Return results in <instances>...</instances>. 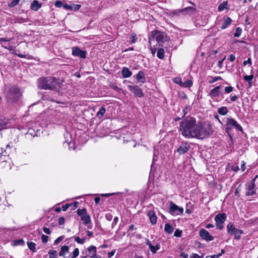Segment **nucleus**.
I'll return each instance as SVG.
<instances>
[{
    "mask_svg": "<svg viewBox=\"0 0 258 258\" xmlns=\"http://www.w3.org/2000/svg\"><path fill=\"white\" fill-rule=\"evenodd\" d=\"M88 250L89 252V255L88 256L92 258H95L96 257V248L95 246L91 245L89 246L88 248Z\"/></svg>",
    "mask_w": 258,
    "mask_h": 258,
    "instance_id": "nucleus-19",
    "label": "nucleus"
},
{
    "mask_svg": "<svg viewBox=\"0 0 258 258\" xmlns=\"http://www.w3.org/2000/svg\"><path fill=\"white\" fill-rule=\"evenodd\" d=\"M228 5L227 2H224L221 3L218 6V11L221 12L225 9H228Z\"/></svg>",
    "mask_w": 258,
    "mask_h": 258,
    "instance_id": "nucleus-25",
    "label": "nucleus"
},
{
    "mask_svg": "<svg viewBox=\"0 0 258 258\" xmlns=\"http://www.w3.org/2000/svg\"><path fill=\"white\" fill-rule=\"evenodd\" d=\"M165 231L168 233H171L173 230V228L168 223L165 225Z\"/></svg>",
    "mask_w": 258,
    "mask_h": 258,
    "instance_id": "nucleus-32",
    "label": "nucleus"
},
{
    "mask_svg": "<svg viewBox=\"0 0 258 258\" xmlns=\"http://www.w3.org/2000/svg\"><path fill=\"white\" fill-rule=\"evenodd\" d=\"M42 6V4L37 0H34L31 4L30 9L34 11H38Z\"/></svg>",
    "mask_w": 258,
    "mask_h": 258,
    "instance_id": "nucleus-17",
    "label": "nucleus"
},
{
    "mask_svg": "<svg viewBox=\"0 0 258 258\" xmlns=\"http://www.w3.org/2000/svg\"><path fill=\"white\" fill-rule=\"evenodd\" d=\"M121 74L124 78H127L130 77L132 75V73L129 70V69L127 68H123L122 69Z\"/></svg>",
    "mask_w": 258,
    "mask_h": 258,
    "instance_id": "nucleus-21",
    "label": "nucleus"
},
{
    "mask_svg": "<svg viewBox=\"0 0 258 258\" xmlns=\"http://www.w3.org/2000/svg\"><path fill=\"white\" fill-rule=\"evenodd\" d=\"M194 7H188L182 9L180 12H185L186 14H191L196 11V5L192 3Z\"/></svg>",
    "mask_w": 258,
    "mask_h": 258,
    "instance_id": "nucleus-18",
    "label": "nucleus"
},
{
    "mask_svg": "<svg viewBox=\"0 0 258 258\" xmlns=\"http://www.w3.org/2000/svg\"><path fill=\"white\" fill-rule=\"evenodd\" d=\"M222 78L220 77H210V80H209V82L210 83H213L216 81L221 80Z\"/></svg>",
    "mask_w": 258,
    "mask_h": 258,
    "instance_id": "nucleus-37",
    "label": "nucleus"
},
{
    "mask_svg": "<svg viewBox=\"0 0 258 258\" xmlns=\"http://www.w3.org/2000/svg\"><path fill=\"white\" fill-rule=\"evenodd\" d=\"M57 252L55 250H50L48 252L49 258H54Z\"/></svg>",
    "mask_w": 258,
    "mask_h": 258,
    "instance_id": "nucleus-41",
    "label": "nucleus"
},
{
    "mask_svg": "<svg viewBox=\"0 0 258 258\" xmlns=\"http://www.w3.org/2000/svg\"><path fill=\"white\" fill-rule=\"evenodd\" d=\"M221 255V253H219V254H214V255H210V256L211 257V258H218Z\"/></svg>",
    "mask_w": 258,
    "mask_h": 258,
    "instance_id": "nucleus-64",
    "label": "nucleus"
},
{
    "mask_svg": "<svg viewBox=\"0 0 258 258\" xmlns=\"http://www.w3.org/2000/svg\"><path fill=\"white\" fill-rule=\"evenodd\" d=\"M128 89L136 96L142 97L144 93L142 89L138 86L128 85Z\"/></svg>",
    "mask_w": 258,
    "mask_h": 258,
    "instance_id": "nucleus-10",
    "label": "nucleus"
},
{
    "mask_svg": "<svg viewBox=\"0 0 258 258\" xmlns=\"http://www.w3.org/2000/svg\"><path fill=\"white\" fill-rule=\"evenodd\" d=\"M169 212L174 216L181 215L183 213V208L179 207L173 203L171 202L169 205Z\"/></svg>",
    "mask_w": 258,
    "mask_h": 258,
    "instance_id": "nucleus-6",
    "label": "nucleus"
},
{
    "mask_svg": "<svg viewBox=\"0 0 258 258\" xmlns=\"http://www.w3.org/2000/svg\"><path fill=\"white\" fill-rule=\"evenodd\" d=\"M14 245H22V244H24V241L23 239H20L14 241Z\"/></svg>",
    "mask_w": 258,
    "mask_h": 258,
    "instance_id": "nucleus-44",
    "label": "nucleus"
},
{
    "mask_svg": "<svg viewBox=\"0 0 258 258\" xmlns=\"http://www.w3.org/2000/svg\"><path fill=\"white\" fill-rule=\"evenodd\" d=\"M79 254V249L78 248H76L74 249L73 255L71 258H76L77 257Z\"/></svg>",
    "mask_w": 258,
    "mask_h": 258,
    "instance_id": "nucleus-42",
    "label": "nucleus"
},
{
    "mask_svg": "<svg viewBox=\"0 0 258 258\" xmlns=\"http://www.w3.org/2000/svg\"><path fill=\"white\" fill-rule=\"evenodd\" d=\"M21 93L18 88L12 87L7 96V98L11 102L17 101L20 97Z\"/></svg>",
    "mask_w": 258,
    "mask_h": 258,
    "instance_id": "nucleus-5",
    "label": "nucleus"
},
{
    "mask_svg": "<svg viewBox=\"0 0 258 258\" xmlns=\"http://www.w3.org/2000/svg\"><path fill=\"white\" fill-rule=\"evenodd\" d=\"M190 258H201V257L198 254L194 253L190 256Z\"/></svg>",
    "mask_w": 258,
    "mask_h": 258,
    "instance_id": "nucleus-63",
    "label": "nucleus"
},
{
    "mask_svg": "<svg viewBox=\"0 0 258 258\" xmlns=\"http://www.w3.org/2000/svg\"><path fill=\"white\" fill-rule=\"evenodd\" d=\"M240 169L241 170L242 172H243L245 169H246V166H245V163L244 161H242L240 163Z\"/></svg>",
    "mask_w": 258,
    "mask_h": 258,
    "instance_id": "nucleus-46",
    "label": "nucleus"
},
{
    "mask_svg": "<svg viewBox=\"0 0 258 258\" xmlns=\"http://www.w3.org/2000/svg\"><path fill=\"white\" fill-rule=\"evenodd\" d=\"M37 83L38 88L41 89L56 90L60 87L58 80L53 77L40 78Z\"/></svg>",
    "mask_w": 258,
    "mask_h": 258,
    "instance_id": "nucleus-2",
    "label": "nucleus"
},
{
    "mask_svg": "<svg viewBox=\"0 0 258 258\" xmlns=\"http://www.w3.org/2000/svg\"><path fill=\"white\" fill-rule=\"evenodd\" d=\"M69 248L68 246L64 245L61 247L60 251L59 253V255L60 256L64 257L65 254L69 252Z\"/></svg>",
    "mask_w": 258,
    "mask_h": 258,
    "instance_id": "nucleus-24",
    "label": "nucleus"
},
{
    "mask_svg": "<svg viewBox=\"0 0 258 258\" xmlns=\"http://www.w3.org/2000/svg\"><path fill=\"white\" fill-rule=\"evenodd\" d=\"M63 238V236H60L59 237H58L57 238H56L55 241H54V243L55 244H58Z\"/></svg>",
    "mask_w": 258,
    "mask_h": 258,
    "instance_id": "nucleus-50",
    "label": "nucleus"
},
{
    "mask_svg": "<svg viewBox=\"0 0 258 258\" xmlns=\"http://www.w3.org/2000/svg\"><path fill=\"white\" fill-rule=\"evenodd\" d=\"M226 217L227 216L225 213L218 214L215 216V220L219 229H222L223 228V226L222 224L226 220Z\"/></svg>",
    "mask_w": 258,
    "mask_h": 258,
    "instance_id": "nucleus-8",
    "label": "nucleus"
},
{
    "mask_svg": "<svg viewBox=\"0 0 258 258\" xmlns=\"http://www.w3.org/2000/svg\"><path fill=\"white\" fill-rule=\"evenodd\" d=\"M54 5L56 7L60 8L61 6L63 7L62 3L60 1H56L55 2Z\"/></svg>",
    "mask_w": 258,
    "mask_h": 258,
    "instance_id": "nucleus-47",
    "label": "nucleus"
},
{
    "mask_svg": "<svg viewBox=\"0 0 258 258\" xmlns=\"http://www.w3.org/2000/svg\"><path fill=\"white\" fill-rule=\"evenodd\" d=\"M75 240L78 243L83 244L85 241V238L81 239V238H80L79 237H76L75 238Z\"/></svg>",
    "mask_w": 258,
    "mask_h": 258,
    "instance_id": "nucleus-43",
    "label": "nucleus"
},
{
    "mask_svg": "<svg viewBox=\"0 0 258 258\" xmlns=\"http://www.w3.org/2000/svg\"><path fill=\"white\" fill-rule=\"evenodd\" d=\"M232 22V20L229 17H226L224 19V22L222 25L221 29H226L229 25H230Z\"/></svg>",
    "mask_w": 258,
    "mask_h": 258,
    "instance_id": "nucleus-23",
    "label": "nucleus"
},
{
    "mask_svg": "<svg viewBox=\"0 0 258 258\" xmlns=\"http://www.w3.org/2000/svg\"><path fill=\"white\" fill-rule=\"evenodd\" d=\"M43 231L46 233V234H50V233H51V231L50 230V229L48 228H47V227H44L43 228Z\"/></svg>",
    "mask_w": 258,
    "mask_h": 258,
    "instance_id": "nucleus-54",
    "label": "nucleus"
},
{
    "mask_svg": "<svg viewBox=\"0 0 258 258\" xmlns=\"http://www.w3.org/2000/svg\"><path fill=\"white\" fill-rule=\"evenodd\" d=\"M192 85V82L190 80H187L183 82L182 87H190Z\"/></svg>",
    "mask_w": 258,
    "mask_h": 258,
    "instance_id": "nucleus-34",
    "label": "nucleus"
},
{
    "mask_svg": "<svg viewBox=\"0 0 258 258\" xmlns=\"http://www.w3.org/2000/svg\"><path fill=\"white\" fill-rule=\"evenodd\" d=\"M232 169L233 171H234L235 172H237L240 169H239L238 166H237V165H233L232 167Z\"/></svg>",
    "mask_w": 258,
    "mask_h": 258,
    "instance_id": "nucleus-56",
    "label": "nucleus"
},
{
    "mask_svg": "<svg viewBox=\"0 0 258 258\" xmlns=\"http://www.w3.org/2000/svg\"><path fill=\"white\" fill-rule=\"evenodd\" d=\"M72 54L74 56L84 58L86 57V53L85 51L80 49L78 47H74L72 48Z\"/></svg>",
    "mask_w": 258,
    "mask_h": 258,
    "instance_id": "nucleus-13",
    "label": "nucleus"
},
{
    "mask_svg": "<svg viewBox=\"0 0 258 258\" xmlns=\"http://www.w3.org/2000/svg\"><path fill=\"white\" fill-rule=\"evenodd\" d=\"M181 234V231L178 230H176L174 233V236L176 237H179Z\"/></svg>",
    "mask_w": 258,
    "mask_h": 258,
    "instance_id": "nucleus-58",
    "label": "nucleus"
},
{
    "mask_svg": "<svg viewBox=\"0 0 258 258\" xmlns=\"http://www.w3.org/2000/svg\"><path fill=\"white\" fill-rule=\"evenodd\" d=\"M227 232L230 235H233L234 238L236 240H239L241 238V235L243 233V230L237 229L235 226L231 223L228 224Z\"/></svg>",
    "mask_w": 258,
    "mask_h": 258,
    "instance_id": "nucleus-4",
    "label": "nucleus"
},
{
    "mask_svg": "<svg viewBox=\"0 0 258 258\" xmlns=\"http://www.w3.org/2000/svg\"><path fill=\"white\" fill-rule=\"evenodd\" d=\"M150 50H151L152 54H153V56H154L155 54V53H156V48L151 47L150 48Z\"/></svg>",
    "mask_w": 258,
    "mask_h": 258,
    "instance_id": "nucleus-60",
    "label": "nucleus"
},
{
    "mask_svg": "<svg viewBox=\"0 0 258 258\" xmlns=\"http://www.w3.org/2000/svg\"><path fill=\"white\" fill-rule=\"evenodd\" d=\"M226 58V56H224V58L221 60H219L218 62V67L220 68H222V63H223V61L224 60V59H225Z\"/></svg>",
    "mask_w": 258,
    "mask_h": 258,
    "instance_id": "nucleus-57",
    "label": "nucleus"
},
{
    "mask_svg": "<svg viewBox=\"0 0 258 258\" xmlns=\"http://www.w3.org/2000/svg\"><path fill=\"white\" fill-rule=\"evenodd\" d=\"M229 59L231 61H233L235 59V56L233 54H231L229 56Z\"/></svg>",
    "mask_w": 258,
    "mask_h": 258,
    "instance_id": "nucleus-61",
    "label": "nucleus"
},
{
    "mask_svg": "<svg viewBox=\"0 0 258 258\" xmlns=\"http://www.w3.org/2000/svg\"><path fill=\"white\" fill-rule=\"evenodd\" d=\"M257 177V175H256L249 183L247 184L246 188L248 191L246 193V196L253 195L255 194L254 190L255 187L254 181Z\"/></svg>",
    "mask_w": 258,
    "mask_h": 258,
    "instance_id": "nucleus-11",
    "label": "nucleus"
},
{
    "mask_svg": "<svg viewBox=\"0 0 258 258\" xmlns=\"http://www.w3.org/2000/svg\"><path fill=\"white\" fill-rule=\"evenodd\" d=\"M181 134L187 138L203 139L212 134L213 131L209 124L197 123L194 118L186 119L180 123L179 128Z\"/></svg>",
    "mask_w": 258,
    "mask_h": 258,
    "instance_id": "nucleus-1",
    "label": "nucleus"
},
{
    "mask_svg": "<svg viewBox=\"0 0 258 258\" xmlns=\"http://www.w3.org/2000/svg\"><path fill=\"white\" fill-rule=\"evenodd\" d=\"M190 148V145L187 143H183L178 148L177 150V152L179 154H183L186 153Z\"/></svg>",
    "mask_w": 258,
    "mask_h": 258,
    "instance_id": "nucleus-15",
    "label": "nucleus"
},
{
    "mask_svg": "<svg viewBox=\"0 0 258 258\" xmlns=\"http://www.w3.org/2000/svg\"><path fill=\"white\" fill-rule=\"evenodd\" d=\"M174 82L179 85L180 86H182V84H183V82L182 81V80L179 77H176L174 79Z\"/></svg>",
    "mask_w": 258,
    "mask_h": 258,
    "instance_id": "nucleus-39",
    "label": "nucleus"
},
{
    "mask_svg": "<svg viewBox=\"0 0 258 258\" xmlns=\"http://www.w3.org/2000/svg\"><path fill=\"white\" fill-rule=\"evenodd\" d=\"M10 127L9 125V121L8 119H0V130L9 128Z\"/></svg>",
    "mask_w": 258,
    "mask_h": 258,
    "instance_id": "nucleus-20",
    "label": "nucleus"
},
{
    "mask_svg": "<svg viewBox=\"0 0 258 258\" xmlns=\"http://www.w3.org/2000/svg\"><path fill=\"white\" fill-rule=\"evenodd\" d=\"M41 240L43 242L46 243L48 241V237L46 235L43 234L41 236Z\"/></svg>",
    "mask_w": 258,
    "mask_h": 258,
    "instance_id": "nucleus-48",
    "label": "nucleus"
},
{
    "mask_svg": "<svg viewBox=\"0 0 258 258\" xmlns=\"http://www.w3.org/2000/svg\"><path fill=\"white\" fill-rule=\"evenodd\" d=\"M70 204H67L64 205H63L61 207V209L63 211H66L67 210V209L69 208V207L70 206Z\"/></svg>",
    "mask_w": 258,
    "mask_h": 258,
    "instance_id": "nucleus-52",
    "label": "nucleus"
},
{
    "mask_svg": "<svg viewBox=\"0 0 258 258\" xmlns=\"http://www.w3.org/2000/svg\"><path fill=\"white\" fill-rule=\"evenodd\" d=\"M164 50L163 48H159L158 50L157 56L160 59H163L164 57Z\"/></svg>",
    "mask_w": 258,
    "mask_h": 258,
    "instance_id": "nucleus-31",
    "label": "nucleus"
},
{
    "mask_svg": "<svg viewBox=\"0 0 258 258\" xmlns=\"http://www.w3.org/2000/svg\"><path fill=\"white\" fill-rule=\"evenodd\" d=\"M81 219L83 221V223L85 225L88 224L91 221V217L90 215L87 214L81 217Z\"/></svg>",
    "mask_w": 258,
    "mask_h": 258,
    "instance_id": "nucleus-26",
    "label": "nucleus"
},
{
    "mask_svg": "<svg viewBox=\"0 0 258 258\" xmlns=\"http://www.w3.org/2000/svg\"><path fill=\"white\" fill-rule=\"evenodd\" d=\"M137 37L136 34L135 33H133L131 34V36L130 38V41L131 43H134L137 41Z\"/></svg>",
    "mask_w": 258,
    "mask_h": 258,
    "instance_id": "nucleus-38",
    "label": "nucleus"
},
{
    "mask_svg": "<svg viewBox=\"0 0 258 258\" xmlns=\"http://www.w3.org/2000/svg\"><path fill=\"white\" fill-rule=\"evenodd\" d=\"M148 244L149 245L151 251L153 253H156V251L159 249V246L158 244H157L156 246H154L152 244L151 242L149 241H148Z\"/></svg>",
    "mask_w": 258,
    "mask_h": 258,
    "instance_id": "nucleus-27",
    "label": "nucleus"
},
{
    "mask_svg": "<svg viewBox=\"0 0 258 258\" xmlns=\"http://www.w3.org/2000/svg\"><path fill=\"white\" fill-rule=\"evenodd\" d=\"M72 6V10L78 11L81 7L80 5L73 4Z\"/></svg>",
    "mask_w": 258,
    "mask_h": 258,
    "instance_id": "nucleus-49",
    "label": "nucleus"
},
{
    "mask_svg": "<svg viewBox=\"0 0 258 258\" xmlns=\"http://www.w3.org/2000/svg\"><path fill=\"white\" fill-rule=\"evenodd\" d=\"M233 90V87L231 86L226 87L225 88V92L226 93H229Z\"/></svg>",
    "mask_w": 258,
    "mask_h": 258,
    "instance_id": "nucleus-45",
    "label": "nucleus"
},
{
    "mask_svg": "<svg viewBox=\"0 0 258 258\" xmlns=\"http://www.w3.org/2000/svg\"><path fill=\"white\" fill-rule=\"evenodd\" d=\"M10 40L6 38H0V44L4 48L12 50L13 49V46L9 42Z\"/></svg>",
    "mask_w": 258,
    "mask_h": 258,
    "instance_id": "nucleus-14",
    "label": "nucleus"
},
{
    "mask_svg": "<svg viewBox=\"0 0 258 258\" xmlns=\"http://www.w3.org/2000/svg\"><path fill=\"white\" fill-rule=\"evenodd\" d=\"M253 78V75H250L249 76H247V75L244 76V79L245 81H246L248 83L249 87L251 86V81H252Z\"/></svg>",
    "mask_w": 258,
    "mask_h": 258,
    "instance_id": "nucleus-30",
    "label": "nucleus"
},
{
    "mask_svg": "<svg viewBox=\"0 0 258 258\" xmlns=\"http://www.w3.org/2000/svg\"><path fill=\"white\" fill-rule=\"evenodd\" d=\"M155 39L160 45L168 40V37L163 32L154 30L152 31L149 36V42L151 43L152 40Z\"/></svg>",
    "mask_w": 258,
    "mask_h": 258,
    "instance_id": "nucleus-3",
    "label": "nucleus"
},
{
    "mask_svg": "<svg viewBox=\"0 0 258 258\" xmlns=\"http://www.w3.org/2000/svg\"><path fill=\"white\" fill-rule=\"evenodd\" d=\"M115 251H116L115 250H113L109 252L108 253V258H111L114 254Z\"/></svg>",
    "mask_w": 258,
    "mask_h": 258,
    "instance_id": "nucleus-55",
    "label": "nucleus"
},
{
    "mask_svg": "<svg viewBox=\"0 0 258 258\" xmlns=\"http://www.w3.org/2000/svg\"><path fill=\"white\" fill-rule=\"evenodd\" d=\"M238 98V96L237 95H233L232 96H231V100L232 101H235L236 99H237Z\"/></svg>",
    "mask_w": 258,
    "mask_h": 258,
    "instance_id": "nucleus-62",
    "label": "nucleus"
},
{
    "mask_svg": "<svg viewBox=\"0 0 258 258\" xmlns=\"http://www.w3.org/2000/svg\"><path fill=\"white\" fill-rule=\"evenodd\" d=\"M221 86H218L210 90L208 93V95L213 99L217 100L220 95L222 94L220 91Z\"/></svg>",
    "mask_w": 258,
    "mask_h": 258,
    "instance_id": "nucleus-9",
    "label": "nucleus"
},
{
    "mask_svg": "<svg viewBox=\"0 0 258 258\" xmlns=\"http://www.w3.org/2000/svg\"><path fill=\"white\" fill-rule=\"evenodd\" d=\"M20 1V0H13L9 4V6L10 7H14L19 3Z\"/></svg>",
    "mask_w": 258,
    "mask_h": 258,
    "instance_id": "nucleus-40",
    "label": "nucleus"
},
{
    "mask_svg": "<svg viewBox=\"0 0 258 258\" xmlns=\"http://www.w3.org/2000/svg\"><path fill=\"white\" fill-rule=\"evenodd\" d=\"M105 112V109L104 107H102L100 109L99 111L97 113V116L99 118L101 117Z\"/></svg>",
    "mask_w": 258,
    "mask_h": 258,
    "instance_id": "nucleus-35",
    "label": "nucleus"
},
{
    "mask_svg": "<svg viewBox=\"0 0 258 258\" xmlns=\"http://www.w3.org/2000/svg\"><path fill=\"white\" fill-rule=\"evenodd\" d=\"M199 235L202 239L207 241H212L214 239V237L210 235L207 230L204 229H202L200 230Z\"/></svg>",
    "mask_w": 258,
    "mask_h": 258,
    "instance_id": "nucleus-12",
    "label": "nucleus"
},
{
    "mask_svg": "<svg viewBox=\"0 0 258 258\" xmlns=\"http://www.w3.org/2000/svg\"><path fill=\"white\" fill-rule=\"evenodd\" d=\"M137 79L139 82L144 83L145 82V77L144 73L142 71H140L137 75Z\"/></svg>",
    "mask_w": 258,
    "mask_h": 258,
    "instance_id": "nucleus-22",
    "label": "nucleus"
},
{
    "mask_svg": "<svg viewBox=\"0 0 258 258\" xmlns=\"http://www.w3.org/2000/svg\"><path fill=\"white\" fill-rule=\"evenodd\" d=\"M77 212L78 215L81 217L87 214V210L85 208L82 209H79L77 210Z\"/></svg>",
    "mask_w": 258,
    "mask_h": 258,
    "instance_id": "nucleus-33",
    "label": "nucleus"
},
{
    "mask_svg": "<svg viewBox=\"0 0 258 258\" xmlns=\"http://www.w3.org/2000/svg\"><path fill=\"white\" fill-rule=\"evenodd\" d=\"M148 216L150 219L151 223L152 225L155 224L157 219L155 213L153 211H150L148 213Z\"/></svg>",
    "mask_w": 258,
    "mask_h": 258,
    "instance_id": "nucleus-16",
    "label": "nucleus"
},
{
    "mask_svg": "<svg viewBox=\"0 0 258 258\" xmlns=\"http://www.w3.org/2000/svg\"><path fill=\"white\" fill-rule=\"evenodd\" d=\"M226 130H228L235 128L237 130L241 131L242 127L237 123V122L232 118H227L226 120Z\"/></svg>",
    "mask_w": 258,
    "mask_h": 258,
    "instance_id": "nucleus-7",
    "label": "nucleus"
},
{
    "mask_svg": "<svg viewBox=\"0 0 258 258\" xmlns=\"http://www.w3.org/2000/svg\"><path fill=\"white\" fill-rule=\"evenodd\" d=\"M27 245L28 248L33 252L36 251V244L33 242H28Z\"/></svg>",
    "mask_w": 258,
    "mask_h": 258,
    "instance_id": "nucleus-29",
    "label": "nucleus"
},
{
    "mask_svg": "<svg viewBox=\"0 0 258 258\" xmlns=\"http://www.w3.org/2000/svg\"><path fill=\"white\" fill-rule=\"evenodd\" d=\"M63 7L64 9L72 10V6L68 4H64L63 5Z\"/></svg>",
    "mask_w": 258,
    "mask_h": 258,
    "instance_id": "nucleus-51",
    "label": "nucleus"
},
{
    "mask_svg": "<svg viewBox=\"0 0 258 258\" xmlns=\"http://www.w3.org/2000/svg\"><path fill=\"white\" fill-rule=\"evenodd\" d=\"M228 110L226 107L222 106L218 108V112L222 115H225L227 113Z\"/></svg>",
    "mask_w": 258,
    "mask_h": 258,
    "instance_id": "nucleus-28",
    "label": "nucleus"
},
{
    "mask_svg": "<svg viewBox=\"0 0 258 258\" xmlns=\"http://www.w3.org/2000/svg\"><path fill=\"white\" fill-rule=\"evenodd\" d=\"M65 219L63 217H60L58 219V223L59 225H63L64 223Z\"/></svg>",
    "mask_w": 258,
    "mask_h": 258,
    "instance_id": "nucleus-53",
    "label": "nucleus"
},
{
    "mask_svg": "<svg viewBox=\"0 0 258 258\" xmlns=\"http://www.w3.org/2000/svg\"><path fill=\"white\" fill-rule=\"evenodd\" d=\"M247 63L251 65V61L250 58H248L247 60H245L243 62V64L246 65Z\"/></svg>",
    "mask_w": 258,
    "mask_h": 258,
    "instance_id": "nucleus-59",
    "label": "nucleus"
},
{
    "mask_svg": "<svg viewBox=\"0 0 258 258\" xmlns=\"http://www.w3.org/2000/svg\"><path fill=\"white\" fill-rule=\"evenodd\" d=\"M241 32H242V29L241 28H240V27L236 28V30H235V32L234 34V36L236 37H239L241 34Z\"/></svg>",
    "mask_w": 258,
    "mask_h": 258,
    "instance_id": "nucleus-36",
    "label": "nucleus"
}]
</instances>
